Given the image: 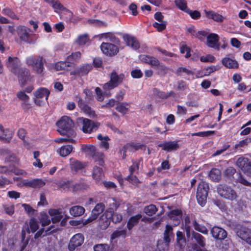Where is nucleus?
I'll use <instances>...</instances> for the list:
<instances>
[{"label":"nucleus","instance_id":"nucleus-1","mask_svg":"<svg viewBox=\"0 0 251 251\" xmlns=\"http://www.w3.org/2000/svg\"><path fill=\"white\" fill-rule=\"evenodd\" d=\"M58 127L57 130L61 135H69L72 137H75V132L73 129L74 122L68 116H63L61 119L57 123Z\"/></svg>","mask_w":251,"mask_h":251},{"label":"nucleus","instance_id":"nucleus-2","mask_svg":"<svg viewBox=\"0 0 251 251\" xmlns=\"http://www.w3.org/2000/svg\"><path fill=\"white\" fill-rule=\"evenodd\" d=\"M110 77V80L103 86L104 94L108 97L111 96V93L109 91L117 87L123 82L124 75L122 74L118 75L115 71H113L111 73Z\"/></svg>","mask_w":251,"mask_h":251},{"label":"nucleus","instance_id":"nucleus-3","mask_svg":"<svg viewBox=\"0 0 251 251\" xmlns=\"http://www.w3.org/2000/svg\"><path fill=\"white\" fill-rule=\"evenodd\" d=\"M218 194L222 198L233 201L236 200L238 195L236 191L230 186L226 184H219L216 187Z\"/></svg>","mask_w":251,"mask_h":251},{"label":"nucleus","instance_id":"nucleus-4","mask_svg":"<svg viewBox=\"0 0 251 251\" xmlns=\"http://www.w3.org/2000/svg\"><path fill=\"white\" fill-rule=\"evenodd\" d=\"M45 62V59L40 56H30L26 59L27 65L31 66L33 71L38 74L43 72Z\"/></svg>","mask_w":251,"mask_h":251},{"label":"nucleus","instance_id":"nucleus-5","mask_svg":"<svg viewBox=\"0 0 251 251\" xmlns=\"http://www.w3.org/2000/svg\"><path fill=\"white\" fill-rule=\"evenodd\" d=\"M208 190L209 186L207 183L201 181L199 183L196 197L198 203L201 206H203L206 203Z\"/></svg>","mask_w":251,"mask_h":251},{"label":"nucleus","instance_id":"nucleus-6","mask_svg":"<svg viewBox=\"0 0 251 251\" xmlns=\"http://www.w3.org/2000/svg\"><path fill=\"white\" fill-rule=\"evenodd\" d=\"M50 93L48 89L43 87H41L36 90L33 93V100L35 104L37 105L41 106L44 102V98L46 100H48Z\"/></svg>","mask_w":251,"mask_h":251},{"label":"nucleus","instance_id":"nucleus-7","mask_svg":"<svg viewBox=\"0 0 251 251\" xmlns=\"http://www.w3.org/2000/svg\"><path fill=\"white\" fill-rule=\"evenodd\" d=\"M85 151L87 152L95 161H98L100 165L102 166L104 163V155L102 152L97 151L95 147L89 145L86 146Z\"/></svg>","mask_w":251,"mask_h":251},{"label":"nucleus","instance_id":"nucleus-8","mask_svg":"<svg viewBox=\"0 0 251 251\" xmlns=\"http://www.w3.org/2000/svg\"><path fill=\"white\" fill-rule=\"evenodd\" d=\"M236 164L244 173L248 176H251V163L248 158L240 157L237 159Z\"/></svg>","mask_w":251,"mask_h":251},{"label":"nucleus","instance_id":"nucleus-9","mask_svg":"<svg viewBox=\"0 0 251 251\" xmlns=\"http://www.w3.org/2000/svg\"><path fill=\"white\" fill-rule=\"evenodd\" d=\"M79 121L82 123V130L85 133H91L96 130L99 126L98 123L86 118H79Z\"/></svg>","mask_w":251,"mask_h":251},{"label":"nucleus","instance_id":"nucleus-10","mask_svg":"<svg viewBox=\"0 0 251 251\" xmlns=\"http://www.w3.org/2000/svg\"><path fill=\"white\" fill-rule=\"evenodd\" d=\"M100 49L102 52L107 56L115 55L119 52V49L116 45L109 43H102Z\"/></svg>","mask_w":251,"mask_h":251},{"label":"nucleus","instance_id":"nucleus-11","mask_svg":"<svg viewBox=\"0 0 251 251\" xmlns=\"http://www.w3.org/2000/svg\"><path fill=\"white\" fill-rule=\"evenodd\" d=\"M112 211L106 210L100 218L99 226L101 229H106L110 225Z\"/></svg>","mask_w":251,"mask_h":251},{"label":"nucleus","instance_id":"nucleus-12","mask_svg":"<svg viewBox=\"0 0 251 251\" xmlns=\"http://www.w3.org/2000/svg\"><path fill=\"white\" fill-rule=\"evenodd\" d=\"M84 241V237L80 233L75 235L70 240L68 249L70 251H73L75 249L81 246Z\"/></svg>","mask_w":251,"mask_h":251},{"label":"nucleus","instance_id":"nucleus-13","mask_svg":"<svg viewBox=\"0 0 251 251\" xmlns=\"http://www.w3.org/2000/svg\"><path fill=\"white\" fill-rule=\"evenodd\" d=\"M104 208L105 206L103 203H100L97 204L92 210L91 215L84 222V224H88L89 223L96 220L98 216L103 212Z\"/></svg>","mask_w":251,"mask_h":251},{"label":"nucleus","instance_id":"nucleus-14","mask_svg":"<svg viewBox=\"0 0 251 251\" xmlns=\"http://www.w3.org/2000/svg\"><path fill=\"white\" fill-rule=\"evenodd\" d=\"M211 234L212 237L217 240H224L227 236V233L225 230L216 226L211 229Z\"/></svg>","mask_w":251,"mask_h":251},{"label":"nucleus","instance_id":"nucleus-15","mask_svg":"<svg viewBox=\"0 0 251 251\" xmlns=\"http://www.w3.org/2000/svg\"><path fill=\"white\" fill-rule=\"evenodd\" d=\"M207 45L212 48L216 50L219 49V45L218 44L219 37V36L215 33H211L207 36Z\"/></svg>","mask_w":251,"mask_h":251},{"label":"nucleus","instance_id":"nucleus-16","mask_svg":"<svg viewBox=\"0 0 251 251\" xmlns=\"http://www.w3.org/2000/svg\"><path fill=\"white\" fill-rule=\"evenodd\" d=\"M6 65L11 72L16 74L19 69V60L17 57H9Z\"/></svg>","mask_w":251,"mask_h":251},{"label":"nucleus","instance_id":"nucleus-17","mask_svg":"<svg viewBox=\"0 0 251 251\" xmlns=\"http://www.w3.org/2000/svg\"><path fill=\"white\" fill-rule=\"evenodd\" d=\"M158 147L165 151L170 152L177 150L179 145L177 141H168L159 144Z\"/></svg>","mask_w":251,"mask_h":251},{"label":"nucleus","instance_id":"nucleus-18","mask_svg":"<svg viewBox=\"0 0 251 251\" xmlns=\"http://www.w3.org/2000/svg\"><path fill=\"white\" fill-rule=\"evenodd\" d=\"M123 38L126 44L133 49L136 50L140 48V44L135 37L126 34L123 36Z\"/></svg>","mask_w":251,"mask_h":251},{"label":"nucleus","instance_id":"nucleus-19","mask_svg":"<svg viewBox=\"0 0 251 251\" xmlns=\"http://www.w3.org/2000/svg\"><path fill=\"white\" fill-rule=\"evenodd\" d=\"M48 213L51 217V221L53 223L59 222L62 218L61 209L50 208L48 211Z\"/></svg>","mask_w":251,"mask_h":251},{"label":"nucleus","instance_id":"nucleus-20","mask_svg":"<svg viewBox=\"0 0 251 251\" xmlns=\"http://www.w3.org/2000/svg\"><path fill=\"white\" fill-rule=\"evenodd\" d=\"M139 58L142 62L147 63L152 66L159 65L158 59L151 56L143 54L139 55Z\"/></svg>","mask_w":251,"mask_h":251},{"label":"nucleus","instance_id":"nucleus-21","mask_svg":"<svg viewBox=\"0 0 251 251\" xmlns=\"http://www.w3.org/2000/svg\"><path fill=\"white\" fill-rule=\"evenodd\" d=\"M78 105L80 108L86 114L90 117H95V112L91 107L86 104L81 99H79L78 101Z\"/></svg>","mask_w":251,"mask_h":251},{"label":"nucleus","instance_id":"nucleus-22","mask_svg":"<svg viewBox=\"0 0 251 251\" xmlns=\"http://www.w3.org/2000/svg\"><path fill=\"white\" fill-rule=\"evenodd\" d=\"M70 160L71 169L73 172H77L83 169L86 166L85 163H83L74 158H72Z\"/></svg>","mask_w":251,"mask_h":251},{"label":"nucleus","instance_id":"nucleus-23","mask_svg":"<svg viewBox=\"0 0 251 251\" xmlns=\"http://www.w3.org/2000/svg\"><path fill=\"white\" fill-rule=\"evenodd\" d=\"M205 12L206 16L208 19H212L217 22H222L226 19L225 17L222 16L221 15L218 14L214 11H205Z\"/></svg>","mask_w":251,"mask_h":251},{"label":"nucleus","instance_id":"nucleus-24","mask_svg":"<svg viewBox=\"0 0 251 251\" xmlns=\"http://www.w3.org/2000/svg\"><path fill=\"white\" fill-rule=\"evenodd\" d=\"M17 97L24 102L22 104V106L24 109H28L30 108L31 106L28 103V101L29 99V97L26 95L25 92L20 91L17 94Z\"/></svg>","mask_w":251,"mask_h":251},{"label":"nucleus","instance_id":"nucleus-25","mask_svg":"<svg viewBox=\"0 0 251 251\" xmlns=\"http://www.w3.org/2000/svg\"><path fill=\"white\" fill-rule=\"evenodd\" d=\"M142 218L141 214H137L131 217L127 223V228L129 230H131L133 227L136 226L139 223V220Z\"/></svg>","mask_w":251,"mask_h":251},{"label":"nucleus","instance_id":"nucleus-26","mask_svg":"<svg viewBox=\"0 0 251 251\" xmlns=\"http://www.w3.org/2000/svg\"><path fill=\"white\" fill-rule=\"evenodd\" d=\"M69 211L72 216L78 217L84 214L85 209L82 206L77 205L71 207Z\"/></svg>","mask_w":251,"mask_h":251},{"label":"nucleus","instance_id":"nucleus-27","mask_svg":"<svg viewBox=\"0 0 251 251\" xmlns=\"http://www.w3.org/2000/svg\"><path fill=\"white\" fill-rule=\"evenodd\" d=\"M238 235L251 245V232L249 229H243L238 232Z\"/></svg>","mask_w":251,"mask_h":251},{"label":"nucleus","instance_id":"nucleus-28","mask_svg":"<svg viewBox=\"0 0 251 251\" xmlns=\"http://www.w3.org/2000/svg\"><path fill=\"white\" fill-rule=\"evenodd\" d=\"M192 238L198 244L200 247L203 248L205 246V240L204 237L194 231L192 232Z\"/></svg>","mask_w":251,"mask_h":251},{"label":"nucleus","instance_id":"nucleus-29","mask_svg":"<svg viewBox=\"0 0 251 251\" xmlns=\"http://www.w3.org/2000/svg\"><path fill=\"white\" fill-rule=\"evenodd\" d=\"M73 64L68 61H60L58 62L55 65V69L56 71L68 70L69 68L72 67Z\"/></svg>","mask_w":251,"mask_h":251},{"label":"nucleus","instance_id":"nucleus-30","mask_svg":"<svg viewBox=\"0 0 251 251\" xmlns=\"http://www.w3.org/2000/svg\"><path fill=\"white\" fill-rule=\"evenodd\" d=\"M222 64L228 68H236L238 66L236 61L227 57L223 59Z\"/></svg>","mask_w":251,"mask_h":251},{"label":"nucleus","instance_id":"nucleus-31","mask_svg":"<svg viewBox=\"0 0 251 251\" xmlns=\"http://www.w3.org/2000/svg\"><path fill=\"white\" fill-rule=\"evenodd\" d=\"M209 176L213 181L218 182L221 179V172L219 169L213 168L210 171Z\"/></svg>","mask_w":251,"mask_h":251},{"label":"nucleus","instance_id":"nucleus-32","mask_svg":"<svg viewBox=\"0 0 251 251\" xmlns=\"http://www.w3.org/2000/svg\"><path fill=\"white\" fill-rule=\"evenodd\" d=\"M174 237L173 227L170 225H166L164 233V240L167 243L171 241V238Z\"/></svg>","mask_w":251,"mask_h":251},{"label":"nucleus","instance_id":"nucleus-33","mask_svg":"<svg viewBox=\"0 0 251 251\" xmlns=\"http://www.w3.org/2000/svg\"><path fill=\"white\" fill-rule=\"evenodd\" d=\"M73 147L71 145L63 146L57 150L60 156L66 157L72 151Z\"/></svg>","mask_w":251,"mask_h":251},{"label":"nucleus","instance_id":"nucleus-34","mask_svg":"<svg viewBox=\"0 0 251 251\" xmlns=\"http://www.w3.org/2000/svg\"><path fill=\"white\" fill-rule=\"evenodd\" d=\"M92 176L94 179L97 181H99L102 179L104 174L101 168L95 166L94 167Z\"/></svg>","mask_w":251,"mask_h":251},{"label":"nucleus","instance_id":"nucleus-35","mask_svg":"<svg viewBox=\"0 0 251 251\" xmlns=\"http://www.w3.org/2000/svg\"><path fill=\"white\" fill-rule=\"evenodd\" d=\"M130 107V104L127 102H119L117 105L116 109L120 113L123 114H126Z\"/></svg>","mask_w":251,"mask_h":251},{"label":"nucleus","instance_id":"nucleus-36","mask_svg":"<svg viewBox=\"0 0 251 251\" xmlns=\"http://www.w3.org/2000/svg\"><path fill=\"white\" fill-rule=\"evenodd\" d=\"M28 71L25 68H19L16 75H17L19 79L21 81L25 82L26 81L28 75Z\"/></svg>","mask_w":251,"mask_h":251},{"label":"nucleus","instance_id":"nucleus-37","mask_svg":"<svg viewBox=\"0 0 251 251\" xmlns=\"http://www.w3.org/2000/svg\"><path fill=\"white\" fill-rule=\"evenodd\" d=\"M181 215L182 212L179 209L172 210L168 214V216L171 219L176 221L178 223L179 222V218Z\"/></svg>","mask_w":251,"mask_h":251},{"label":"nucleus","instance_id":"nucleus-38","mask_svg":"<svg viewBox=\"0 0 251 251\" xmlns=\"http://www.w3.org/2000/svg\"><path fill=\"white\" fill-rule=\"evenodd\" d=\"M12 135V132L11 130L6 129L5 130H3L2 134L0 136V140L5 143H8L11 140Z\"/></svg>","mask_w":251,"mask_h":251},{"label":"nucleus","instance_id":"nucleus-39","mask_svg":"<svg viewBox=\"0 0 251 251\" xmlns=\"http://www.w3.org/2000/svg\"><path fill=\"white\" fill-rule=\"evenodd\" d=\"M143 145L138 143H130L126 145V149L129 152H134L141 149Z\"/></svg>","mask_w":251,"mask_h":251},{"label":"nucleus","instance_id":"nucleus-40","mask_svg":"<svg viewBox=\"0 0 251 251\" xmlns=\"http://www.w3.org/2000/svg\"><path fill=\"white\" fill-rule=\"evenodd\" d=\"M193 225L195 229L203 234H208V230L207 228L203 225L198 224L196 221L193 222Z\"/></svg>","mask_w":251,"mask_h":251},{"label":"nucleus","instance_id":"nucleus-41","mask_svg":"<svg viewBox=\"0 0 251 251\" xmlns=\"http://www.w3.org/2000/svg\"><path fill=\"white\" fill-rule=\"evenodd\" d=\"M1 12L2 14L7 16L12 19H19L18 16L15 14L14 11L8 7H5L2 9Z\"/></svg>","mask_w":251,"mask_h":251},{"label":"nucleus","instance_id":"nucleus-42","mask_svg":"<svg viewBox=\"0 0 251 251\" xmlns=\"http://www.w3.org/2000/svg\"><path fill=\"white\" fill-rule=\"evenodd\" d=\"M46 180L36 178L32 179L31 187L33 188H40L43 187L46 184Z\"/></svg>","mask_w":251,"mask_h":251},{"label":"nucleus","instance_id":"nucleus-43","mask_svg":"<svg viewBox=\"0 0 251 251\" xmlns=\"http://www.w3.org/2000/svg\"><path fill=\"white\" fill-rule=\"evenodd\" d=\"M236 173V170L232 167H230L227 168H226L224 172V176L228 179L232 180L233 178H234V175Z\"/></svg>","mask_w":251,"mask_h":251},{"label":"nucleus","instance_id":"nucleus-44","mask_svg":"<svg viewBox=\"0 0 251 251\" xmlns=\"http://www.w3.org/2000/svg\"><path fill=\"white\" fill-rule=\"evenodd\" d=\"M92 66L89 64L84 65L77 69V73L80 75H84L91 70Z\"/></svg>","mask_w":251,"mask_h":251},{"label":"nucleus","instance_id":"nucleus-45","mask_svg":"<svg viewBox=\"0 0 251 251\" xmlns=\"http://www.w3.org/2000/svg\"><path fill=\"white\" fill-rule=\"evenodd\" d=\"M174 2L176 5L180 10L186 12L188 9L187 2L185 0H175Z\"/></svg>","mask_w":251,"mask_h":251},{"label":"nucleus","instance_id":"nucleus-46","mask_svg":"<svg viewBox=\"0 0 251 251\" xmlns=\"http://www.w3.org/2000/svg\"><path fill=\"white\" fill-rule=\"evenodd\" d=\"M157 209L156 206L153 204H151L146 206L144 209V212L149 216H152L154 214Z\"/></svg>","mask_w":251,"mask_h":251},{"label":"nucleus","instance_id":"nucleus-47","mask_svg":"<svg viewBox=\"0 0 251 251\" xmlns=\"http://www.w3.org/2000/svg\"><path fill=\"white\" fill-rule=\"evenodd\" d=\"M39 228V226L37 221L34 219H31L29 222V228L27 229V232H35Z\"/></svg>","mask_w":251,"mask_h":251},{"label":"nucleus","instance_id":"nucleus-48","mask_svg":"<svg viewBox=\"0 0 251 251\" xmlns=\"http://www.w3.org/2000/svg\"><path fill=\"white\" fill-rule=\"evenodd\" d=\"M126 229H117L114 231L111 236V239L114 240L120 236H126Z\"/></svg>","mask_w":251,"mask_h":251},{"label":"nucleus","instance_id":"nucleus-49","mask_svg":"<svg viewBox=\"0 0 251 251\" xmlns=\"http://www.w3.org/2000/svg\"><path fill=\"white\" fill-rule=\"evenodd\" d=\"M19 36L20 38L26 42L30 43L29 37V34L28 33L27 30L24 28H22L21 30L19 31Z\"/></svg>","mask_w":251,"mask_h":251},{"label":"nucleus","instance_id":"nucleus-50","mask_svg":"<svg viewBox=\"0 0 251 251\" xmlns=\"http://www.w3.org/2000/svg\"><path fill=\"white\" fill-rule=\"evenodd\" d=\"M89 41V37L87 34H85L78 36L75 42L79 45H84Z\"/></svg>","mask_w":251,"mask_h":251},{"label":"nucleus","instance_id":"nucleus-51","mask_svg":"<svg viewBox=\"0 0 251 251\" xmlns=\"http://www.w3.org/2000/svg\"><path fill=\"white\" fill-rule=\"evenodd\" d=\"M40 216V221L43 226H48L50 223V219L46 213H41Z\"/></svg>","mask_w":251,"mask_h":251},{"label":"nucleus","instance_id":"nucleus-52","mask_svg":"<svg viewBox=\"0 0 251 251\" xmlns=\"http://www.w3.org/2000/svg\"><path fill=\"white\" fill-rule=\"evenodd\" d=\"M157 67L156 70L158 75H164L168 72V68L163 64H160L159 61V65L156 66Z\"/></svg>","mask_w":251,"mask_h":251},{"label":"nucleus","instance_id":"nucleus-53","mask_svg":"<svg viewBox=\"0 0 251 251\" xmlns=\"http://www.w3.org/2000/svg\"><path fill=\"white\" fill-rule=\"evenodd\" d=\"M66 136V137L56 138L55 140L56 142L58 143H62V142H70V143H74L75 142V140L73 139L75 137H72L69 136V135H64Z\"/></svg>","mask_w":251,"mask_h":251},{"label":"nucleus","instance_id":"nucleus-54","mask_svg":"<svg viewBox=\"0 0 251 251\" xmlns=\"http://www.w3.org/2000/svg\"><path fill=\"white\" fill-rule=\"evenodd\" d=\"M101 37L104 38L107 41H109L112 42L117 43L119 41V40L112 34L107 33L101 34Z\"/></svg>","mask_w":251,"mask_h":251},{"label":"nucleus","instance_id":"nucleus-55","mask_svg":"<svg viewBox=\"0 0 251 251\" xmlns=\"http://www.w3.org/2000/svg\"><path fill=\"white\" fill-rule=\"evenodd\" d=\"M5 212L9 215H12L14 212V205L12 204H7L3 205Z\"/></svg>","mask_w":251,"mask_h":251},{"label":"nucleus","instance_id":"nucleus-56","mask_svg":"<svg viewBox=\"0 0 251 251\" xmlns=\"http://www.w3.org/2000/svg\"><path fill=\"white\" fill-rule=\"evenodd\" d=\"M200 60L201 62H214L215 61V58L212 55L207 54L205 56H201Z\"/></svg>","mask_w":251,"mask_h":251},{"label":"nucleus","instance_id":"nucleus-57","mask_svg":"<svg viewBox=\"0 0 251 251\" xmlns=\"http://www.w3.org/2000/svg\"><path fill=\"white\" fill-rule=\"evenodd\" d=\"M112 220L113 223H120L123 219V216L121 214L118 213H113L112 211Z\"/></svg>","mask_w":251,"mask_h":251},{"label":"nucleus","instance_id":"nucleus-58","mask_svg":"<svg viewBox=\"0 0 251 251\" xmlns=\"http://www.w3.org/2000/svg\"><path fill=\"white\" fill-rule=\"evenodd\" d=\"M236 181L244 185L251 187V183L245 179L240 174H238V176L236 178Z\"/></svg>","mask_w":251,"mask_h":251},{"label":"nucleus","instance_id":"nucleus-59","mask_svg":"<svg viewBox=\"0 0 251 251\" xmlns=\"http://www.w3.org/2000/svg\"><path fill=\"white\" fill-rule=\"evenodd\" d=\"M11 183V181L7 178L3 176H0V188H4Z\"/></svg>","mask_w":251,"mask_h":251},{"label":"nucleus","instance_id":"nucleus-60","mask_svg":"<svg viewBox=\"0 0 251 251\" xmlns=\"http://www.w3.org/2000/svg\"><path fill=\"white\" fill-rule=\"evenodd\" d=\"M126 94V90L122 89H120L116 95V99L117 102H120L123 100L124 97Z\"/></svg>","mask_w":251,"mask_h":251},{"label":"nucleus","instance_id":"nucleus-61","mask_svg":"<svg viewBox=\"0 0 251 251\" xmlns=\"http://www.w3.org/2000/svg\"><path fill=\"white\" fill-rule=\"evenodd\" d=\"M153 26L155 28H157L158 31L160 32L165 28L166 22L165 21H162L160 23L155 22L153 24Z\"/></svg>","mask_w":251,"mask_h":251},{"label":"nucleus","instance_id":"nucleus-62","mask_svg":"<svg viewBox=\"0 0 251 251\" xmlns=\"http://www.w3.org/2000/svg\"><path fill=\"white\" fill-rule=\"evenodd\" d=\"M11 167L0 165V174L9 175L11 172Z\"/></svg>","mask_w":251,"mask_h":251},{"label":"nucleus","instance_id":"nucleus-63","mask_svg":"<svg viewBox=\"0 0 251 251\" xmlns=\"http://www.w3.org/2000/svg\"><path fill=\"white\" fill-rule=\"evenodd\" d=\"M139 161H133V164L129 168L130 174H133L139 169Z\"/></svg>","mask_w":251,"mask_h":251},{"label":"nucleus","instance_id":"nucleus-64","mask_svg":"<svg viewBox=\"0 0 251 251\" xmlns=\"http://www.w3.org/2000/svg\"><path fill=\"white\" fill-rule=\"evenodd\" d=\"M108 246L106 244H99L94 247V251H106L108 249Z\"/></svg>","mask_w":251,"mask_h":251}]
</instances>
